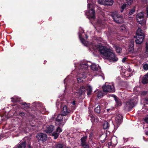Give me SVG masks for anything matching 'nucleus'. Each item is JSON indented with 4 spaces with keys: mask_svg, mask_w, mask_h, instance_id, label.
<instances>
[{
    "mask_svg": "<svg viewBox=\"0 0 148 148\" xmlns=\"http://www.w3.org/2000/svg\"><path fill=\"white\" fill-rule=\"evenodd\" d=\"M147 91H143L142 92L141 95L142 96H143L147 94Z\"/></svg>",
    "mask_w": 148,
    "mask_h": 148,
    "instance_id": "nucleus-46",
    "label": "nucleus"
},
{
    "mask_svg": "<svg viewBox=\"0 0 148 148\" xmlns=\"http://www.w3.org/2000/svg\"><path fill=\"white\" fill-rule=\"evenodd\" d=\"M76 101H73L72 102H71V103L73 105H75Z\"/></svg>",
    "mask_w": 148,
    "mask_h": 148,
    "instance_id": "nucleus-51",
    "label": "nucleus"
},
{
    "mask_svg": "<svg viewBox=\"0 0 148 148\" xmlns=\"http://www.w3.org/2000/svg\"><path fill=\"white\" fill-rule=\"evenodd\" d=\"M141 82L144 85L148 83V73H147L143 77Z\"/></svg>",
    "mask_w": 148,
    "mask_h": 148,
    "instance_id": "nucleus-17",
    "label": "nucleus"
},
{
    "mask_svg": "<svg viewBox=\"0 0 148 148\" xmlns=\"http://www.w3.org/2000/svg\"><path fill=\"white\" fill-rule=\"evenodd\" d=\"M103 129H106L109 128L110 125L108 122L105 121L103 123Z\"/></svg>",
    "mask_w": 148,
    "mask_h": 148,
    "instance_id": "nucleus-24",
    "label": "nucleus"
},
{
    "mask_svg": "<svg viewBox=\"0 0 148 148\" xmlns=\"http://www.w3.org/2000/svg\"><path fill=\"white\" fill-rule=\"evenodd\" d=\"M83 148H89V146L88 144H86L84 147H83Z\"/></svg>",
    "mask_w": 148,
    "mask_h": 148,
    "instance_id": "nucleus-49",
    "label": "nucleus"
},
{
    "mask_svg": "<svg viewBox=\"0 0 148 148\" xmlns=\"http://www.w3.org/2000/svg\"><path fill=\"white\" fill-rule=\"evenodd\" d=\"M126 3H127L128 5H130L132 4L133 2V0H125Z\"/></svg>",
    "mask_w": 148,
    "mask_h": 148,
    "instance_id": "nucleus-37",
    "label": "nucleus"
},
{
    "mask_svg": "<svg viewBox=\"0 0 148 148\" xmlns=\"http://www.w3.org/2000/svg\"><path fill=\"white\" fill-rule=\"evenodd\" d=\"M112 17L116 23L120 24L122 22L123 17L121 14L116 13L113 15Z\"/></svg>",
    "mask_w": 148,
    "mask_h": 148,
    "instance_id": "nucleus-8",
    "label": "nucleus"
},
{
    "mask_svg": "<svg viewBox=\"0 0 148 148\" xmlns=\"http://www.w3.org/2000/svg\"><path fill=\"white\" fill-rule=\"evenodd\" d=\"M144 14L143 12H141L137 14L136 16L137 21H139V20L144 18Z\"/></svg>",
    "mask_w": 148,
    "mask_h": 148,
    "instance_id": "nucleus-19",
    "label": "nucleus"
},
{
    "mask_svg": "<svg viewBox=\"0 0 148 148\" xmlns=\"http://www.w3.org/2000/svg\"><path fill=\"white\" fill-rule=\"evenodd\" d=\"M129 51L132 53L134 51V41H131L129 44Z\"/></svg>",
    "mask_w": 148,
    "mask_h": 148,
    "instance_id": "nucleus-21",
    "label": "nucleus"
},
{
    "mask_svg": "<svg viewBox=\"0 0 148 148\" xmlns=\"http://www.w3.org/2000/svg\"><path fill=\"white\" fill-rule=\"evenodd\" d=\"M115 50L116 52L119 53H120L121 52L122 49L121 47H119L118 46H115Z\"/></svg>",
    "mask_w": 148,
    "mask_h": 148,
    "instance_id": "nucleus-30",
    "label": "nucleus"
},
{
    "mask_svg": "<svg viewBox=\"0 0 148 148\" xmlns=\"http://www.w3.org/2000/svg\"><path fill=\"white\" fill-rule=\"evenodd\" d=\"M94 111L95 112L97 113L98 114H99L100 113L101 109L99 105H98L97 107L95 108Z\"/></svg>",
    "mask_w": 148,
    "mask_h": 148,
    "instance_id": "nucleus-31",
    "label": "nucleus"
},
{
    "mask_svg": "<svg viewBox=\"0 0 148 148\" xmlns=\"http://www.w3.org/2000/svg\"><path fill=\"white\" fill-rule=\"evenodd\" d=\"M138 31L137 30V32L136 33V38H139L140 39V40L143 41L144 38V35L143 33L142 32H140V33H138L137 32Z\"/></svg>",
    "mask_w": 148,
    "mask_h": 148,
    "instance_id": "nucleus-22",
    "label": "nucleus"
},
{
    "mask_svg": "<svg viewBox=\"0 0 148 148\" xmlns=\"http://www.w3.org/2000/svg\"><path fill=\"white\" fill-rule=\"evenodd\" d=\"M143 120L145 123H148V116L144 118Z\"/></svg>",
    "mask_w": 148,
    "mask_h": 148,
    "instance_id": "nucleus-44",
    "label": "nucleus"
},
{
    "mask_svg": "<svg viewBox=\"0 0 148 148\" xmlns=\"http://www.w3.org/2000/svg\"><path fill=\"white\" fill-rule=\"evenodd\" d=\"M64 145L62 143H58L55 144L53 146V148H63Z\"/></svg>",
    "mask_w": 148,
    "mask_h": 148,
    "instance_id": "nucleus-25",
    "label": "nucleus"
},
{
    "mask_svg": "<svg viewBox=\"0 0 148 148\" xmlns=\"http://www.w3.org/2000/svg\"><path fill=\"white\" fill-rule=\"evenodd\" d=\"M66 148H70V147H67Z\"/></svg>",
    "mask_w": 148,
    "mask_h": 148,
    "instance_id": "nucleus-58",
    "label": "nucleus"
},
{
    "mask_svg": "<svg viewBox=\"0 0 148 148\" xmlns=\"http://www.w3.org/2000/svg\"><path fill=\"white\" fill-rule=\"evenodd\" d=\"M63 116H64L62 114H59L56 119V124L58 125L59 126L63 127L64 124L67 120V119H64V121L63 122Z\"/></svg>",
    "mask_w": 148,
    "mask_h": 148,
    "instance_id": "nucleus-3",
    "label": "nucleus"
},
{
    "mask_svg": "<svg viewBox=\"0 0 148 148\" xmlns=\"http://www.w3.org/2000/svg\"><path fill=\"white\" fill-rule=\"evenodd\" d=\"M146 14H147L146 17L147 18H148V6H147L146 8Z\"/></svg>",
    "mask_w": 148,
    "mask_h": 148,
    "instance_id": "nucleus-48",
    "label": "nucleus"
},
{
    "mask_svg": "<svg viewBox=\"0 0 148 148\" xmlns=\"http://www.w3.org/2000/svg\"><path fill=\"white\" fill-rule=\"evenodd\" d=\"M4 136L2 135H0V140L4 137Z\"/></svg>",
    "mask_w": 148,
    "mask_h": 148,
    "instance_id": "nucleus-54",
    "label": "nucleus"
},
{
    "mask_svg": "<svg viewBox=\"0 0 148 148\" xmlns=\"http://www.w3.org/2000/svg\"><path fill=\"white\" fill-rule=\"evenodd\" d=\"M86 77L84 75H82V76L81 77H80L77 78V80L78 83H81L82 82L84 81V79L86 78Z\"/></svg>",
    "mask_w": 148,
    "mask_h": 148,
    "instance_id": "nucleus-26",
    "label": "nucleus"
},
{
    "mask_svg": "<svg viewBox=\"0 0 148 148\" xmlns=\"http://www.w3.org/2000/svg\"><path fill=\"white\" fill-rule=\"evenodd\" d=\"M112 97L114 98V99L116 102V105L117 106L119 107L122 105V103L121 100L116 96L115 95H112Z\"/></svg>",
    "mask_w": 148,
    "mask_h": 148,
    "instance_id": "nucleus-13",
    "label": "nucleus"
},
{
    "mask_svg": "<svg viewBox=\"0 0 148 148\" xmlns=\"http://www.w3.org/2000/svg\"><path fill=\"white\" fill-rule=\"evenodd\" d=\"M91 69L94 71H97L98 69V66L95 64H92L91 66Z\"/></svg>",
    "mask_w": 148,
    "mask_h": 148,
    "instance_id": "nucleus-28",
    "label": "nucleus"
},
{
    "mask_svg": "<svg viewBox=\"0 0 148 148\" xmlns=\"http://www.w3.org/2000/svg\"><path fill=\"white\" fill-rule=\"evenodd\" d=\"M18 114V115H19L20 116H21L22 117H24L25 116V113L23 112H19Z\"/></svg>",
    "mask_w": 148,
    "mask_h": 148,
    "instance_id": "nucleus-40",
    "label": "nucleus"
},
{
    "mask_svg": "<svg viewBox=\"0 0 148 148\" xmlns=\"http://www.w3.org/2000/svg\"><path fill=\"white\" fill-rule=\"evenodd\" d=\"M112 143H111V141L110 142L108 143V145L109 146H110L112 145Z\"/></svg>",
    "mask_w": 148,
    "mask_h": 148,
    "instance_id": "nucleus-52",
    "label": "nucleus"
},
{
    "mask_svg": "<svg viewBox=\"0 0 148 148\" xmlns=\"http://www.w3.org/2000/svg\"><path fill=\"white\" fill-rule=\"evenodd\" d=\"M21 104H22V105L25 106V107H28L29 106V104L27 103L26 102H22L21 103Z\"/></svg>",
    "mask_w": 148,
    "mask_h": 148,
    "instance_id": "nucleus-43",
    "label": "nucleus"
},
{
    "mask_svg": "<svg viewBox=\"0 0 148 148\" xmlns=\"http://www.w3.org/2000/svg\"><path fill=\"white\" fill-rule=\"evenodd\" d=\"M134 1L136 2V1H137V0H134Z\"/></svg>",
    "mask_w": 148,
    "mask_h": 148,
    "instance_id": "nucleus-57",
    "label": "nucleus"
},
{
    "mask_svg": "<svg viewBox=\"0 0 148 148\" xmlns=\"http://www.w3.org/2000/svg\"><path fill=\"white\" fill-rule=\"evenodd\" d=\"M112 108H110V109H107V112H109L110 110L112 111Z\"/></svg>",
    "mask_w": 148,
    "mask_h": 148,
    "instance_id": "nucleus-53",
    "label": "nucleus"
},
{
    "mask_svg": "<svg viewBox=\"0 0 148 148\" xmlns=\"http://www.w3.org/2000/svg\"><path fill=\"white\" fill-rule=\"evenodd\" d=\"M30 140L29 139V141L27 142V148H33L31 146L30 142H29Z\"/></svg>",
    "mask_w": 148,
    "mask_h": 148,
    "instance_id": "nucleus-39",
    "label": "nucleus"
},
{
    "mask_svg": "<svg viewBox=\"0 0 148 148\" xmlns=\"http://www.w3.org/2000/svg\"><path fill=\"white\" fill-rule=\"evenodd\" d=\"M88 8L89 9L88 11L86 13V15L89 19H95V12L92 8L90 9V5L88 4Z\"/></svg>",
    "mask_w": 148,
    "mask_h": 148,
    "instance_id": "nucleus-6",
    "label": "nucleus"
},
{
    "mask_svg": "<svg viewBox=\"0 0 148 148\" xmlns=\"http://www.w3.org/2000/svg\"><path fill=\"white\" fill-rule=\"evenodd\" d=\"M127 4L126 3H124L121 7V12L122 13L123 10L126 8Z\"/></svg>",
    "mask_w": 148,
    "mask_h": 148,
    "instance_id": "nucleus-33",
    "label": "nucleus"
},
{
    "mask_svg": "<svg viewBox=\"0 0 148 148\" xmlns=\"http://www.w3.org/2000/svg\"><path fill=\"white\" fill-rule=\"evenodd\" d=\"M143 40H142L139 38H136L135 40L137 44H141L143 42Z\"/></svg>",
    "mask_w": 148,
    "mask_h": 148,
    "instance_id": "nucleus-36",
    "label": "nucleus"
},
{
    "mask_svg": "<svg viewBox=\"0 0 148 148\" xmlns=\"http://www.w3.org/2000/svg\"><path fill=\"white\" fill-rule=\"evenodd\" d=\"M79 68L80 69V70L81 69H82V70H83V73H84L88 69V66H87V63H85L84 64H80L79 66Z\"/></svg>",
    "mask_w": 148,
    "mask_h": 148,
    "instance_id": "nucleus-20",
    "label": "nucleus"
},
{
    "mask_svg": "<svg viewBox=\"0 0 148 148\" xmlns=\"http://www.w3.org/2000/svg\"><path fill=\"white\" fill-rule=\"evenodd\" d=\"M116 124L114 125V129L116 130L123 121V116L120 114L117 115L115 118Z\"/></svg>",
    "mask_w": 148,
    "mask_h": 148,
    "instance_id": "nucleus-7",
    "label": "nucleus"
},
{
    "mask_svg": "<svg viewBox=\"0 0 148 148\" xmlns=\"http://www.w3.org/2000/svg\"><path fill=\"white\" fill-rule=\"evenodd\" d=\"M44 110H46V109H44Z\"/></svg>",
    "mask_w": 148,
    "mask_h": 148,
    "instance_id": "nucleus-60",
    "label": "nucleus"
},
{
    "mask_svg": "<svg viewBox=\"0 0 148 148\" xmlns=\"http://www.w3.org/2000/svg\"><path fill=\"white\" fill-rule=\"evenodd\" d=\"M86 91L88 95H90L92 92V88L90 86L87 87L84 86H81L79 90L76 92V93H77L79 95V96H80Z\"/></svg>",
    "mask_w": 148,
    "mask_h": 148,
    "instance_id": "nucleus-2",
    "label": "nucleus"
},
{
    "mask_svg": "<svg viewBox=\"0 0 148 148\" xmlns=\"http://www.w3.org/2000/svg\"><path fill=\"white\" fill-rule=\"evenodd\" d=\"M90 117V120L92 123H97L98 121V118L95 115L90 114L89 115Z\"/></svg>",
    "mask_w": 148,
    "mask_h": 148,
    "instance_id": "nucleus-16",
    "label": "nucleus"
},
{
    "mask_svg": "<svg viewBox=\"0 0 148 148\" xmlns=\"http://www.w3.org/2000/svg\"><path fill=\"white\" fill-rule=\"evenodd\" d=\"M62 129L60 127H58L56 129V132L57 133H58L59 134L62 131Z\"/></svg>",
    "mask_w": 148,
    "mask_h": 148,
    "instance_id": "nucleus-38",
    "label": "nucleus"
},
{
    "mask_svg": "<svg viewBox=\"0 0 148 148\" xmlns=\"http://www.w3.org/2000/svg\"><path fill=\"white\" fill-rule=\"evenodd\" d=\"M126 59H127L126 58H123L122 60V62H125Z\"/></svg>",
    "mask_w": 148,
    "mask_h": 148,
    "instance_id": "nucleus-50",
    "label": "nucleus"
},
{
    "mask_svg": "<svg viewBox=\"0 0 148 148\" xmlns=\"http://www.w3.org/2000/svg\"><path fill=\"white\" fill-rule=\"evenodd\" d=\"M86 37L87 38L88 37V36H86Z\"/></svg>",
    "mask_w": 148,
    "mask_h": 148,
    "instance_id": "nucleus-59",
    "label": "nucleus"
},
{
    "mask_svg": "<svg viewBox=\"0 0 148 148\" xmlns=\"http://www.w3.org/2000/svg\"><path fill=\"white\" fill-rule=\"evenodd\" d=\"M103 93L101 92H100L98 93L97 95V97L99 99H100L103 97Z\"/></svg>",
    "mask_w": 148,
    "mask_h": 148,
    "instance_id": "nucleus-35",
    "label": "nucleus"
},
{
    "mask_svg": "<svg viewBox=\"0 0 148 148\" xmlns=\"http://www.w3.org/2000/svg\"><path fill=\"white\" fill-rule=\"evenodd\" d=\"M135 101L131 99L128 101L126 103L125 108L128 109H131L135 106Z\"/></svg>",
    "mask_w": 148,
    "mask_h": 148,
    "instance_id": "nucleus-11",
    "label": "nucleus"
},
{
    "mask_svg": "<svg viewBox=\"0 0 148 148\" xmlns=\"http://www.w3.org/2000/svg\"><path fill=\"white\" fill-rule=\"evenodd\" d=\"M36 137L37 139L38 142L42 141L45 142L47 140V136L44 133H39L37 134Z\"/></svg>",
    "mask_w": 148,
    "mask_h": 148,
    "instance_id": "nucleus-9",
    "label": "nucleus"
},
{
    "mask_svg": "<svg viewBox=\"0 0 148 148\" xmlns=\"http://www.w3.org/2000/svg\"><path fill=\"white\" fill-rule=\"evenodd\" d=\"M71 110L66 106H64L62 110L61 111V113L64 116H65L69 113Z\"/></svg>",
    "mask_w": 148,
    "mask_h": 148,
    "instance_id": "nucleus-12",
    "label": "nucleus"
},
{
    "mask_svg": "<svg viewBox=\"0 0 148 148\" xmlns=\"http://www.w3.org/2000/svg\"><path fill=\"white\" fill-rule=\"evenodd\" d=\"M54 126L52 125H49L47 127L46 129L45 130V132L47 133H51L54 130Z\"/></svg>",
    "mask_w": 148,
    "mask_h": 148,
    "instance_id": "nucleus-15",
    "label": "nucleus"
},
{
    "mask_svg": "<svg viewBox=\"0 0 148 148\" xmlns=\"http://www.w3.org/2000/svg\"><path fill=\"white\" fill-rule=\"evenodd\" d=\"M11 101L14 103L21 101V98L17 96H14L11 98Z\"/></svg>",
    "mask_w": 148,
    "mask_h": 148,
    "instance_id": "nucleus-23",
    "label": "nucleus"
},
{
    "mask_svg": "<svg viewBox=\"0 0 148 148\" xmlns=\"http://www.w3.org/2000/svg\"><path fill=\"white\" fill-rule=\"evenodd\" d=\"M29 139L24 137L17 144L14 148H25L27 147V143Z\"/></svg>",
    "mask_w": 148,
    "mask_h": 148,
    "instance_id": "nucleus-5",
    "label": "nucleus"
},
{
    "mask_svg": "<svg viewBox=\"0 0 148 148\" xmlns=\"http://www.w3.org/2000/svg\"><path fill=\"white\" fill-rule=\"evenodd\" d=\"M146 50L145 53L146 54H147V53H148V44L147 42H146Z\"/></svg>",
    "mask_w": 148,
    "mask_h": 148,
    "instance_id": "nucleus-42",
    "label": "nucleus"
},
{
    "mask_svg": "<svg viewBox=\"0 0 148 148\" xmlns=\"http://www.w3.org/2000/svg\"><path fill=\"white\" fill-rule=\"evenodd\" d=\"M106 136H105L104 137V138L103 139H102V138H101H101H100V139H101L100 141H101V142L102 143H104L105 142V140H106Z\"/></svg>",
    "mask_w": 148,
    "mask_h": 148,
    "instance_id": "nucleus-47",
    "label": "nucleus"
},
{
    "mask_svg": "<svg viewBox=\"0 0 148 148\" xmlns=\"http://www.w3.org/2000/svg\"><path fill=\"white\" fill-rule=\"evenodd\" d=\"M144 69L145 70H147L148 69V64H144L143 66Z\"/></svg>",
    "mask_w": 148,
    "mask_h": 148,
    "instance_id": "nucleus-41",
    "label": "nucleus"
},
{
    "mask_svg": "<svg viewBox=\"0 0 148 148\" xmlns=\"http://www.w3.org/2000/svg\"><path fill=\"white\" fill-rule=\"evenodd\" d=\"M145 134H146V135H148V130L146 131L145 132Z\"/></svg>",
    "mask_w": 148,
    "mask_h": 148,
    "instance_id": "nucleus-56",
    "label": "nucleus"
},
{
    "mask_svg": "<svg viewBox=\"0 0 148 148\" xmlns=\"http://www.w3.org/2000/svg\"><path fill=\"white\" fill-rule=\"evenodd\" d=\"M92 136H93V134H92V133L90 134L89 135L90 138H92Z\"/></svg>",
    "mask_w": 148,
    "mask_h": 148,
    "instance_id": "nucleus-55",
    "label": "nucleus"
},
{
    "mask_svg": "<svg viewBox=\"0 0 148 148\" xmlns=\"http://www.w3.org/2000/svg\"><path fill=\"white\" fill-rule=\"evenodd\" d=\"M98 2L105 5L111 6L114 1L113 0H98Z\"/></svg>",
    "mask_w": 148,
    "mask_h": 148,
    "instance_id": "nucleus-10",
    "label": "nucleus"
},
{
    "mask_svg": "<svg viewBox=\"0 0 148 148\" xmlns=\"http://www.w3.org/2000/svg\"><path fill=\"white\" fill-rule=\"evenodd\" d=\"M104 92H115V88L113 85L105 84L102 87Z\"/></svg>",
    "mask_w": 148,
    "mask_h": 148,
    "instance_id": "nucleus-4",
    "label": "nucleus"
},
{
    "mask_svg": "<svg viewBox=\"0 0 148 148\" xmlns=\"http://www.w3.org/2000/svg\"><path fill=\"white\" fill-rule=\"evenodd\" d=\"M59 135V134L56 132H53L51 134V136L54 137V139H57L58 138Z\"/></svg>",
    "mask_w": 148,
    "mask_h": 148,
    "instance_id": "nucleus-27",
    "label": "nucleus"
},
{
    "mask_svg": "<svg viewBox=\"0 0 148 148\" xmlns=\"http://www.w3.org/2000/svg\"><path fill=\"white\" fill-rule=\"evenodd\" d=\"M144 101L147 104L148 103V97H146L144 99Z\"/></svg>",
    "mask_w": 148,
    "mask_h": 148,
    "instance_id": "nucleus-45",
    "label": "nucleus"
},
{
    "mask_svg": "<svg viewBox=\"0 0 148 148\" xmlns=\"http://www.w3.org/2000/svg\"><path fill=\"white\" fill-rule=\"evenodd\" d=\"M137 22L142 25H143L145 24V21L144 20L143 18L139 20V21Z\"/></svg>",
    "mask_w": 148,
    "mask_h": 148,
    "instance_id": "nucleus-32",
    "label": "nucleus"
},
{
    "mask_svg": "<svg viewBox=\"0 0 148 148\" xmlns=\"http://www.w3.org/2000/svg\"><path fill=\"white\" fill-rule=\"evenodd\" d=\"M87 138V136H86L82 137L81 139V145L82 147H84L86 144H87L86 142V140Z\"/></svg>",
    "mask_w": 148,
    "mask_h": 148,
    "instance_id": "nucleus-18",
    "label": "nucleus"
},
{
    "mask_svg": "<svg viewBox=\"0 0 148 148\" xmlns=\"http://www.w3.org/2000/svg\"><path fill=\"white\" fill-rule=\"evenodd\" d=\"M98 49L100 54L106 57L108 60L113 62H116L118 60V58L112 49L102 45H99Z\"/></svg>",
    "mask_w": 148,
    "mask_h": 148,
    "instance_id": "nucleus-1",
    "label": "nucleus"
},
{
    "mask_svg": "<svg viewBox=\"0 0 148 148\" xmlns=\"http://www.w3.org/2000/svg\"><path fill=\"white\" fill-rule=\"evenodd\" d=\"M82 34H80L79 35V37L80 40L81 41V42L84 45L85 40V39L83 38L82 37Z\"/></svg>",
    "mask_w": 148,
    "mask_h": 148,
    "instance_id": "nucleus-34",
    "label": "nucleus"
},
{
    "mask_svg": "<svg viewBox=\"0 0 148 148\" xmlns=\"http://www.w3.org/2000/svg\"><path fill=\"white\" fill-rule=\"evenodd\" d=\"M111 143H112L113 145H115L117 144V142L116 139V138L115 137H112L111 139Z\"/></svg>",
    "mask_w": 148,
    "mask_h": 148,
    "instance_id": "nucleus-29",
    "label": "nucleus"
},
{
    "mask_svg": "<svg viewBox=\"0 0 148 148\" xmlns=\"http://www.w3.org/2000/svg\"><path fill=\"white\" fill-rule=\"evenodd\" d=\"M136 7L134 6L133 8L131 9H130L129 11L127 10L126 12L124 13L125 15H127L129 16H131L133 14L136 12Z\"/></svg>",
    "mask_w": 148,
    "mask_h": 148,
    "instance_id": "nucleus-14",
    "label": "nucleus"
}]
</instances>
